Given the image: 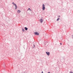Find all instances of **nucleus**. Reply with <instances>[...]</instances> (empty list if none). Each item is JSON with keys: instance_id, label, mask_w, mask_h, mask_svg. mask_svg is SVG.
<instances>
[{"instance_id": "nucleus-1", "label": "nucleus", "mask_w": 73, "mask_h": 73, "mask_svg": "<svg viewBox=\"0 0 73 73\" xmlns=\"http://www.w3.org/2000/svg\"><path fill=\"white\" fill-rule=\"evenodd\" d=\"M42 9L43 11L45 10V5L44 4H43L42 5Z\"/></svg>"}, {"instance_id": "nucleus-2", "label": "nucleus", "mask_w": 73, "mask_h": 73, "mask_svg": "<svg viewBox=\"0 0 73 73\" xmlns=\"http://www.w3.org/2000/svg\"><path fill=\"white\" fill-rule=\"evenodd\" d=\"M14 5L15 6V9H17V5H16V4H14Z\"/></svg>"}, {"instance_id": "nucleus-3", "label": "nucleus", "mask_w": 73, "mask_h": 73, "mask_svg": "<svg viewBox=\"0 0 73 73\" xmlns=\"http://www.w3.org/2000/svg\"><path fill=\"white\" fill-rule=\"evenodd\" d=\"M34 33L35 34V35H39V34L37 32H35Z\"/></svg>"}, {"instance_id": "nucleus-4", "label": "nucleus", "mask_w": 73, "mask_h": 73, "mask_svg": "<svg viewBox=\"0 0 73 73\" xmlns=\"http://www.w3.org/2000/svg\"><path fill=\"white\" fill-rule=\"evenodd\" d=\"M40 21L41 23H42V22H43V20L42 19H40Z\"/></svg>"}, {"instance_id": "nucleus-5", "label": "nucleus", "mask_w": 73, "mask_h": 73, "mask_svg": "<svg viewBox=\"0 0 73 73\" xmlns=\"http://www.w3.org/2000/svg\"><path fill=\"white\" fill-rule=\"evenodd\" d=\"M46 53L47 54V55H48V56H49V54H50V53H49V52H46Z\"/></svg>"}, {"instance_id": "nucleus-6", "label": "nucleus", "mask_w": 73, "mask_h": 73, "mask_svg": "<svg viewBox=\"0 0 73 73\" xmlns=\"http://www.w3.org/2000/svg\"><path fill=\"white\" fill-rule=\"evenodd\" d=\"M21 12V11H20V10H18V11H17V13H20V12Z\"/></svg>"}, {"instance_id": "nucleus-7", "label": "nucleus", "mask_w": 73, "mask_h": 73, "mask_svg": "<svg viewBox=\"0 0 73 73\" xmlns=\"http://www.w3.org/2000/svg\"><path fill=\"white\" fill-rule=\"evenodd\" d=\"M25 29L26 31H27V30H28V28L26 27L25 28Z\"/></svg>"}, {"instance_id": "nucleus-8", "label": "nucleus", "mask_w": 73, "mask_h": 73, "mask_svg": "<svg viewBox=\"0 0 73 73\" xmlns=\"http://www.w3.org/2000/svg\"><path fill=\"white\" fill-rule=\"evenodd\" d=\"M22 31H23V32H24V31H25V30H24V29H22Z\"/></svg>"}, {"instance_id": "nucleus-9", "label": "nucleus", "mask_w": 73, "mask_h": 73, "mask_svg": "<svg viewBox=\"0 0 73 73\" xmlns=\"http://www.w3.org/2000/svg\"><path fill=\"white\" fill-rule=\"evenodd\" d=\"M60 20V18H58L57 20V21H58L59 20Z\"/></svg>"}, {"instance_id": "nucleus-10", "label": "nucleus", "mask_w": 73, "mask_h": 73, "mask_svg": "<svg viewBox=\"0 0 73 73\" xmlns=\"http://www.w3.org/2000/svg\"><path fill=\"white\" fill-rule=\"evenodd\" d=\"M28 10H30V11H31V9H30V8H29L28 9Z\"/></svg>"}, {"instance_id": "nucleus-11", "label": "nucleus", "mask_w": 73, "mask_h": 73, "mask_svg": "<svg viewBox=\"0 0 73 73\" xmlns=\"http://www.w3.org/2000/svg\"><path fill=\"white\" fill-rule=\"evenodd\" d=\"M12 4H14H14H15V3H14V2H13V3H12Z\"/></svg>"}, {"instance_id": "nucleus-12", "label": "nucleus", "mask_w": 73, "mask_h": 73, "mask_svg": "<svg viewBox=\"0 0 73 73\" xmlns=\"http://www.w3.org/2000/svg\"><path fill=\"white\" fill-rule=\"evenodd\" d=\"M70 73H73V72H70Z\"/></svg>"}, {"instance_id": "nucleus-13", "label": "nucleus", "mask_w": 73, "mask_h": 73, "mask_svg": "<svg viewBox=\"0 0 73 73\" xmlns=\"http://www.w3.org/2000/svg\"><path fill=\"white\" fill-rule=\"evenodd\" d=\"M60 45H62V43H60Z\"/></svg>"}, {"instance_id": "nucleus-14", "label": "nucleus", "mask_w": 73, "mask_h": 73, "mask_svg": "<svg viewBox=\"0 0 73 73\" xmlns=\"http://www.w3.org/2000/svg\"><path fill=\"white\" fill-rule=\"evenodd\" d=\"M42 73H43V72L42 71Z\"/></svg>"}, {"instance_id": "nucleus-15", "label": "nucleus", "mask_w": 73, "mask_h": 73, "mask_svg": "<svg viewBox=\"0 0 73 73\" xmlns=\"http://www.w3.org/2000/svg\"><path fill=\"white\" fill-rule=\"evenodd\" d=\"M58 17H60V16H58Z\"/></svg>"}, {"instance_id": "nucleus-16", "label": "nucleus", "mask_w": 73, "mask_h": 73, "mask_svg": "<svg viewBox=\"0 0 73 73\" xmlns=\"http://www.w3.org/2000/svg\"><path fill=\"white\" fill-rule=\"evenodd\" d=\"M72 38H73V35H72Z\"/></svg>"}, {"instance_id": "nucleus-17", "label": "nucleus", "mask_w": 73, "mask_h": 73, "mask_svg": "<svg viewBox=\"0 0 73 73\" xmlns=\"http://www.w3.org/2000/svg\"><path fill=\"white\" fill-rule=\"evenodd\" d=\"M48 73H50V72H48Z\"/></svg>"}]
</instances>
